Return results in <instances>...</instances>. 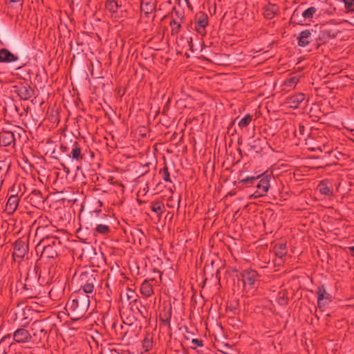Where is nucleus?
<instances>
[{"label": "nucleus", "mask_w": 354, "mask_h": 354, "mask_svg": "<svg viewBox=\"0 0 354 354\" xmlns=\"http://www.w3.org/2000/svg\"><path fill=\"white\" fill-rule=\"evenodd\" d=\"M89 305V296L78 290L68 301L66 310L73 320L77 321L84 316Z\"/></svg>", "instance_id": "1"}, {"label": "nucleus", "mask_w": 354, "mask_h": 354, "mask_svg": "<svg viewBox=\"0 0 354 354\" xmlns=\"http://www.w3.org/2000/svg\"><path fill=\"white\" fill-rule=\"evenodd\" d=\"M30 328L33 336L39 342L46 340L51 330V325L47 319L33 322Z\"/></svg>", "instance_id": "2"}, {"label": "nucleus", "mask_w": 354, "mask_h": 354, "mask_svg": "<svg viewBox=\"0 0 354 354\" xmlns=\"http://www.w3.org/2000/svg\"><path fill=\"white\" fill-rule=\"evenodd\" d=\"M13 338V342H10V340L11 339V335L8 334L5 335L0 341L1 343L7 342L9 344L10 346L13 344L14 343H18V344H26L30 342L32 339V335L24 328H20L17 329L12 335Z\"/></svg>", "instance_id": "3"}, {"label": "nucleus", "mask_w": 354, "mask_h": 354, "mask_svg": "<svg viewBox=\"0 0 354 354\" xmlns=\"http://www.w3.org/2000/svg\"><path fill=\"white\" fill-rule=\"evenodd\" d=\"M43 243H39L36 246V249L38 250L42 248L41 257L44 258L54 259L57 257V252L55 249L56 244H59V241L55 239H47L43 241Z\"/></svg>", "instance_id": "4"}, {"label": "nucleus", "mask_w": 354, "mask_h": 354, "mask_svg": "<svg viewBox=\"0 0 354 354\" xmlns=\"http://www.w3.org/2000/svg\"><path fill=\"white\" fill-rule=\"evenodd\" d=\"M21 129L16 127L12 130H2L0 132V145L8 147L15 145L17 138L21 137Z\"/></svg>", "instance_id": "5"}, {"label": "nucleus", "mask_w": 354, "mask_h": 354, "mask_svg": "<svg viewBox=\"0 0 354 354\" xmlns=\"http://www.w3.org/2000/svg\"><path fill=\"white\" fill-rule=\"evenodd\" d=\"M241 280L245 289L251 290L255 288L256 283L259 281L260 276L252 269H245L242 271Z\"/></svg>", "instance_id": "6"}, {"label": "nucleus", "mask_w": 354, "mask_h": 354, "mask_svg": "<svg viewBox=\"0 0 354 354\" xmlns=\"http://www.w3.org/2000/svg\"><path fill=\"white\" fill-rule=\"evenodd\" d=\"M96 274L90 272H82L80 275V280L84 283L81 285L79 290L82 292L87 295L93 292L94 284L96 283Z\"/></svg>", "instance_id": "7"}, {"label": "nucleus", "mask_w": 354, "mask_h": 354, "mask_svg": "<svg viewBox=\"0 0 354 354\" xmlns=\"http://www.w3.org/2000/svg\"><path fill=\"white\" fill-rule=\"evenodd\" d=\"M271 179V176L269 175H266L263 176L259 183L257 185V191H255L253 194L249 196V199H257L258 198L264 196L266 195L268 191L269 190V187L270 186V181Z\"/></svg>", "instance_id": "8"}, {"label": "nucleus", "mask_w": 354, "mask_h": 354, "mask_svg": "<svg viewBox=\"0 0 354 354\" xmlns=\"http://www.w3.org/2000/svg\"><path fill=\"white\" fill-rule=\"evenodd\" d=\"M14 92L16 93L20 99L27 100L33 95V90L28 84L21 83L14 86Z\"/></svg>", "instance_id": "9"}, {"label": "nucleus", "mask_w": 354, "mask_h": 354, "mask_svg": "<svg viewBox=\"0 0 354 354\" xmlns=\"http://www.w3.org/2000/svg\"><path fill=\"white\" fill-rule=\"evenodd\" d=\"M317 295V304L319 307L325 306L330 301V295L326 290L324 285L319 286L316 291Z\"/></svg>", "instance_id": "10"}, {"label": "nucleus", "mask_w": 354, "mask_h": 354, "mask_svg": "<svg viewBox=\"0 0 354 354\" xmlns=\"http://www.w3.org/2000/svg\"><path fill=\"white\" fill-rule=\"evenodd\" d=\"M28 251V246L26 243L20 239L15 241L13 249V257L15 258L23 259Z\"/></svg>", "instance_id": "11"}, {"label": "nucleus", "mask_w": 354, "mask_h": 354, "mask_svg": "<svg viewBox=\"0 0 354 354\" xmlns=\"http://www.w3.org/2000/svg\"><path fill=\"white\" fill-rule=\"evenodd\" d=\"M208 25V17L204 13H201L196 22L195 30L202 36L206 34L205 27Z\"/></svg>", "instance_id": "12"}, {"label": "nucleus", "mask_w": 354, "mask_h": 354, "mask_svg": "<svg viewBox=\"0 0 354 354\" xmlns=\"http://www.w3.org/2000/svg\"><path fill=\"white\" fill-rule=\"evenodd\" d=\"M305 95L302 93H297L295 95L287 97L286 100V104L290 108L297 109L300 104L304 100Z\"/></svg>", "instance_id": "13"}, {"label": "nucleus", "mask_w": 354, "mask_h": 354, "mask_svg": "<svg viewBox=\"0 0 354 354\" xmlns=\"http://www.w3.org/2000/svg\"><path fill=\"white\" fill-rule=\"evenodd\" d=\"M312 32L310 30H305L301 31L298 37V45L301 47H306L311 41Z\"/></svg>", "instance_id": "14"}, {"label": "nucleus", "mask_w": 354, "mask_h": 354, "mask_svg": "<svg viewBox=\"0 0 354 354\" xmlns=\"http://www.w3.org/2000/svg\"><path fill=\"white\" fill-rule=\"evenodd\" d=\"M19 198L17 195H11L7 201L6 205V211L8 214H13L19 205Z\"/></svg>", "instance_id": "15"}, {"label": "nucleus", "mask_w": 354, "mask_h": 354, "mask_svg": "<svg viewBox=\"0 0 354 354\" xmlns=\"http://www.w3.org/2000/svg\"><path fill=\"white\" fill-rule=\"evenodd\" d=\"M150 281H154V279L145 280L140 286V292L142 295L146 298L151 297L153 294V288Z\"/></svg>", "instance_id": "16"}, {"label": "nucleus", "mask_w": 354, "mask_h": 354, "mask_svg": "<svg viewBox=\"0 0 354 354\" xmlns=\"http://www.w3.org/2000/svg\"><path fill=\"white\" fill-rule=\"evenodd\" d=\"M18 59V57L8 49L3 48L0 50V62H13Z\"/></svg>", "instance_id": "17"}, {"label": "nucleus", "mask_w": 354, "mask_h": 354, "mask_svg": "<svg viewBox=\"0 0 354 354\" xmlns=\"http://www.w3.org/2000/svg\"><path fill=\"white\" fill-rule=\"evenodd\" d=\"M301 75L297 74H292L283 83L284 89L290 90L294 88L297 83L299 82Z\"/></svg>", "instance_id": "18"}, {"label": "nucleus", "mask_w": 354, "mask_h": 354, "mask_svg": "<svg viewBox=\"0 0 354 354\" xmlns=\"http://www.w3.org/2000/svg\"><path fill=\"white\" fill-rule=\"evenodd\" d=\"M71 155L73 159L77 162H81L83 159L82 149L80 148L79 143L76 141L74 142L72 145Z\"/></svg>", "instance_id": "19"}, {"label": "nucleus", "mask_w": 354, "mask_h": 354, "mask_svg": "<svg viewBox=\"0 0 354 354\" xmlns=\"http://www.w3.org/2000/svg\"><path fill=\"white\" fill-rule=\"evenodd\" d=\"M319 192L323 195L330 196L333 194L332 187L330 183L322 181L317 187Z\"/></svg>", "instance_id": "20"}, {"label": "nucleus", "mask_w": 354, "mask_h": 354, "mask_svg": "<svg viewBox=\"0 0 354 354\" xmlns=\"http://www.w3.org/2000/svg\"><path fill=\"white\" fill-rule=\"evenodd\" d=\"M140 8L141 11L143 12L146 16H148L153 11L155 6L151 1L142 0L140 4Z\"/></svg>", "instance_id": "21"}, {"label": "nucleus", "mask_w": 354, "mask_h": 354, "mask_svg": "<svg viewBox=\"0 0 354 354\" xmlns=\"http://www.w3.org/2000/svg\"><path fill=\"white\" fill-rule=\"evenodd\" d=\"M277 11L278 9L276 5H269L268 6L265 8L263 15L266 19H272V18H274Z\"/></svg>", "instance_id": "22"}, {"label": "nucleus", "mask_w": 354, "mask_h": 354, "mask_svg": "<svg viewBox=\"0 0 354 354\" xmlns=\"http://www.w3.org/2000/svg\"><path fill=\"white\" fill-rule=\"evenodd\" d=\"M274 250L275 254L279 257H283L287 253L286 244V243H278L274 245Z\"/></svg>", "instance_id": "23"}, {"label": "nucleus", "mask_w": 354, "mask_h": 354, "mask_svg": "<svg viewBox=\"0 0 354 354\" xmlns=\"http://www.w3.org/2000/svg\"><path fill=\"white\" fill-rule=\"evenodd\" d=\"M95 232L102 235H107L110 233L111 228L109 225L99 224L95 227Z\"/></svg>", "instance_id": "24"}, {"label": "nucleus", "mask_w": 354, "mask_h": 354, "mask_svg": "<svg viewBox=\"0 0 354 354\" xmlns=\"http://www.w3.org/2000/svg\"><path fill=\"white\" fill-rule=\"evenodd\" d=\"M252 115H250V114H247L244 116V118H243L238 123V126L241 128V129H243L244 127H246L247 126H248L250 123V122L252 121Z\"/></svg>", "instance_id": "25"}, {"label": "nucleus", "mask_w": 354, "mask_h": 354, "mask_svg": "<svg viewBox=\"0 0 354 354\" xmlns=\"http://www.w3.org/2000/svg\"><path fill=\"white\" fill-rule=\"evenodd\" d=\"M106 8L111 12L115 13L118 10V3L114 0H107L105 3Z\"/></svg>", "instance_id": "26"}, {"label": "nucleus", "mask_w": 354, "mask_h": 354, "mask_svg": "<svg viewBox=\"0 0 354 354\" xmlns=\"http://www.w3.org/2000/svg\"><path fill=\"white\" fill-rule=\"evenodd\" d=\"M317 12V8L315 7H310L306 10H304L302 13V17L305 19H311L313 18L314 14Z\"/></svg>", "instance_id": "27"}, {"label": "nucleus", "mask_w": 354, "mask_h": 354, "mask_svg": "<svg viewBox=\"0 0 354 354\" xmlns=\"http://www.w3.org/2000/svg\"><path fill=\"white\" fill-rule=\"evenodd\" d=\"M170 26L171 27V35H178L181 27L180 24L176 20H172L170 22Z\"/></svg>", "instance_id": "28"}, {"label": "nucleus", "mask_w": 354, "mask_h": 354, "mask_svg": "<svg viewBox=\"0 0 354 354\" xmlns=\"http://www.w3.org/2000/svg\"><path fill=\"white\" fill-rule=\"evenodd\" d=\"M30 195H31V199L35 198L39 203L44 201L42 194L39 190H37V189L32 190Z\"/></svg>", "instance_id": "29"}, {"label": "nucleus", "mask_w": 354, "mask_h": 354, "mask_svg": "<svg viewBox=\"0 0 354 354\" xmlns=\"http://www.w3.org/2000/svg\"><path fill=\"white\" fill-rule=\"evenodd\" d=\"M260 176H248L242 179L240 183L244 185H252Z\"/></svg>", "instance_id": "30"}, {"label": "nucleus", "mask_w": 354, "mask_h": 354, "mask_svg": "<svg viewBox=\"0 0 354 354\" xmlns=\"http://www.w3.org/2000/svg\"><path fill=\"white\" fill-rule=\"evenodd\" d=\"M163 205L159 203H155L151 206V210L157 214H161L162 212Z\"/></svg>", "instance_id": "31"}, {"label": "nucleus", "mask_w": 354, "mask_h": 354, "mask_svg": "<svg viewBox=\"0 0 354 354\" xmlns=\"http://www.w3.org/2000/svg\"><path fill=\"white\" fill-rule=\"evenodd\" d=\"M345 4V8L351 12H354V0H341Z\"/></svg>", "instance_id": "32"}, {"label": "nucleus", "mask_w": 354, "mask_h": 354, "mask_svg": "<svg viewBox=\"0 0 354 354\" xmlns=\"http://www.w3.org/2000/svg\"><path fill=\"white\" fill-rule=\"evenodd\" d=\"M142 346L145 351H149L152 347V340L151 338L145 337L142 342Z\"/></svg>", "instance_id": "33"}, {"label": "nucleus", "mask_w": 354, "mask_h": 354, "mask_svg": "<svg viewBox=\"0 0 354 354\" xmlns=\"http://www.w3.org/2000/svg\"><path fill=\"white\" fill-rule=\"evenodd\" d=\"M161 171L162 173V179L165 181L171 182L170 177H169L170 175H169V172L168 171L167 167H165Z\"/></svg>", "instance_id": "34"}, {"label": "nucleus", "mask_w": 354, "mask_h": 354, "mask_svg": "<svg viewBox=\"0 0 354 354\" xmlns=\"http://www.w3.org/2000/svg\"><path fill=\"white\" fill-rule=\"evenodd\" d=\"M304 131H305L304 126L299 124L298 129L295 131V136L296 137H299V136H303Z\"/></svg>", "instance_id": "35"}, {"label": "nucleus", "mask_w": 354, "mask_h": 354, "mask_svg": "<svg viewBox=\"0 0 354 354\" xmlns=\"http://www.w3.org/2000/svg\"><path fill=\"white\" fill-rule=\"evenodd\" d=\"M192 343L193 344H194L196 346H203V341L201 339H193L192 340Z\"/></svg>", "instance_id": "36"}, {"label": "nucleus", "mask_w": 354, "mask_h": 354, "mask_svg": "<svg viewBox=\"0 0 354 354\" xmlns=\"http://www.w3.org/2000/svg\"><path fill=\"white\" fill-rule=\"evenodd\" d=\"M348 249L352 252L353 256H354V246L350 247Z\"/></svg>", "instance_id": "37"}, {"label": "nucleus", "mask_w": 354, "mask_h": 354, "mask_svg": "<svg viewBox=\"0 0 354 354\" xmlns=\"http://www.w3.org/2000/svg\"><path fill=\"white\" fill-rule=\"evenodd\" d=\"M10 1L13 2V3H17V2L20 1V0H10Z\"/></svg>", "instance_id": "38"}, {"label": "nucleus", "mask_w": 354, "mask_h": 354, "mask_svg": "<svg viewBox=\"0 0 354 354\" xmlns=\"http://www.w3.org/2000/svg\"><path fill=\"white\" fill-rule=\"evenodd\" d=\"M98 203H100V205L102 206V203L100 201H98Z\"/></svg>", "instance_id": "39"}]
</instances>
